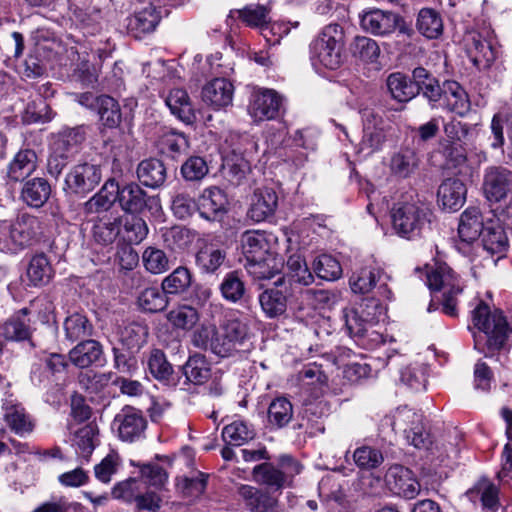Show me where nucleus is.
<instances>
[{
	"label": "nucleus",
	"mask_w": 512,
	"mask_h": 512,
	"mask_svg": "<svg viewBox=\"0 0 512 512\" xmlns=\"http://www.w3.org/2000/svg\"><path fill=\"white\" fill-rule=\"evenodd\" d=\"M472 322L474 328L483 332L486 336L484 346L480 347V342L474 334L475 348L483 352L485 356L501 350L511 332L506 317L498 311L491 312L487 303L480 300L477 306L472 310Z\"/></svg>",
	"instance_id": "1"
},
{
	"label": "nucleus",
	"mask_w": 512,
	"mask_h": 512,
	"mask_svg": "<svg viewBox=\"0 0 512 512\" xmlns=\"http://www.w3.org/2000/svg\"><path fill=\"white\" fill-rule=\"evenodd\" d=\"M359 24L363 31L376 37H390L394 33L403 41L416 37L411 21L393 10L366 8L359 13Z\"/></svg>",
	"instance_id": "2"
},
{
	"label": "nucleus",
	"mask_w": 512,
	"mask_h": 512,
	"mask_svg": "<svg viewBox=\"0 0 512 512\" xmlns=\"http://www.w3.org/2000/svg\"><path fill=\"white\" fill-rule=\"evenodd\" d=\"M40 231L38 217L29 213L19 214L15 220L0 221V252L16 254L32 245Z\"/></svg>",
	"instance_id": "3"
},
{
	"label": "nucleus",
	"mask_w": 512,
	"mask_h": 512,
	"mask_svg": "<svg viewBox=\"0 0 512 512\" xmlns=\"http://www.w3.org/2000/svg\"><path fill=\"white\" fill-rule=\"evenodd\" d=\"M161 289L168 297H183L189 303L205 306L212 296L210 287L194 281L193 273L186 266H178L161 282Z\"/></svg>",
	"instance_id": "4"
},
{
	"label": "nucleus",
	"mask_w": 512,
	"mask_h": 512,
	"mask_svg": "<svg viewBox=\"0 0 512 512\" xmlns=\"http://www.w3.org/2000/svg\"><path fill=\"white\" fill-rule=\"evenodd\" d=\"M344 30L337 23L326 25L310 44V57L313 63L335 70L342 64Z\"/></svg>",
	"instance_id": "5"
},
{
	"label": "nucleus",
	"mask_w": 512,
	"mask_h": 512,
	"mask_svg": "<svg viewBox=\"0 0 512 512\" xmlns=\"http://www.w3.org/2000/svg\"><path fill=\"white\" fill-rule=\"evenodd\" d=\"M392 228L408 240L420 237L430 223V211L419 202L399 201L391 209Z\"/></svg>",
	"instance_id": "6"
},
{
	"label": "nucleus",
	"mask_w": 512,
	"mask_h": 512,
	"mask_svg": "<svg viewBox=\"0 0 512 512\" xmlns=\"http://www.w3.org/2000/svg\"><path fill=\"white\" fill-rule=\"evenodd\" d=\"M426 276L430 290L443 291L442 312L450 317H457V295L463 291L460 276L446 263H435Z\"/></svg>",
	"instance_id": "7"
},
{
	"label": "nucleus",
	"mask_w": 512,
	"mask_h": 512,
	"mask_svg": "<svg viewBox=\"0 0 512 512\" xmlns=\"http://www.w3.org/2000/svg\"><path fill=\"white\" fill-rule=\"evenodd\" d=\"M117 202L125 213L140 215L148 212L151 216H159L162 212L159 195H149L138 183L117 182Z\"/></svg>",
	"instance_id": "8"
},
{
	"label": "nucleus",
	"mask_w": 512,
	"mask_h": 512,
	"mask_svg": "<svg viewBox=\"0 0 512 512\" xmlns=\"http://www.w3.org/2000/svg\"><path fill=\"white\" fill-rule=\"evenodd\" d=\"M102 180V167L94 161L75 164L66 174L63 184L65 197L85 198Z\"/></svg>",
	"instance_id": "9"
},
{
	"label": "nucleus",
	"mask_w": 512,
	"mask_h": 512,
	"mask_svg": "<svg viewBox=\"0 0 512 512\" xmlns=\"http://www.w3.org/2000/svg\"><path fill=\"white\" fill-rule=\"evenodd\" d=\"M270 8L261 4H249L241 9H232L227 16L226 23L229 26H233L238 20L249 28L260 29L261 34L266 38L268 42L276 44L279 42V38L271 40L268 38V34H276V30L280 31L283 29V33L287 34L289 28L279 24H274L269 27L270 24Z\"/></svg>",
	"instance_id": "10"
},
{
	"label": "nucleus",
	"mask_w": 512,
	"mask_h": 512,
	"mask_svg": "<svg viewBox=\"0 0 512 512\" xmlns=\"http://www.w3.org/2000/svg\"><path fill=\"white\" fill-rule=\"evenodd\" d=\"M360 113L363 134L356 152L366 157L382 149L386 141L388 125L383 115L373 108H364Z\"/></svg>",
	"instance_id": "11"
},
{
	"label": "nucleus",
	"mask_w": 512,
	"mask_h": 512,
	"mask_svg": "<svg viewBox=\"0 0 512 512\" xmlns=\"http://www.w3.org/2000/svg\"><path fill=\"white\" fill-rule=\"evenodd\" d=\"M403 430L407 441L417 449L429 450L433 444L422 423V415L407 407L398 408L392 423Z\"/></svg>",
	"instance_id": "12"
},
{
	"label": "nucleus",
	"mask_w": 512,
	"mask_h": 512,
	"mask_svg": "<svg viewBox=\"0 0 512 512\" xmlns=\"http://www.w3.org/2000/svg\"><path fill=\"white\" fill-rule=\"evenodd\" d=\"M148 422L143 412L125 405L114 417L112 428L123 442L133 443L145 437Z\"/></svg>",
	"instance_id": "13"
},
{
	"label": "nucleus",
	"mask_w": 512,
	"mask_h": 512,
	"mask_svg": "<svg viewBox=\"0 0 512 512\" xmlns=\"http://www.w3.org/2000/svg\"><path fill=\"white\" fill-rule=\"evenodd\" d=\"M389 279L390 276L382 268L376 265H368L353 273L349 283L354 293L366 294L376 288L378 295L390 299L392 292L388 288Z\"/></svg>",
	"instance_id": "14"
},
{
	"label": "nucleus",
	"mask_w": 512,
	"mask_h": 512,
	"mask_svg": "<svg viewBox=\"0 0 512 512\" xmlns=\"http://www.w3.org/2000/svg\"><path fill=\"white\" fill-rule=\"evenodd\" d=\"M292 292L276 280L272 287L264 289L258 296L262 312L268 319H278L287 312L288 301Z\"/></svg>",
	"instance_id": "15"
},
{
	"label": "nucleus",
	"mask_w": 512,
	"mask_h": 512,
	"mask_svg": "<svg viewBox=\"0 0 512 512\" xmlns=\"http://www.w3.org/2000/svg\"><path fill=\"white\" fill-rule=\"evenodd\" d=\"M385 482L393 494L405 499H414L420 492V484L414 473L402 465L391 466L385 475Z\"/></svg>",
	"instance_id": "16"
},
{
	"label": "nucleus",
	"mask_w": 512,
	"mask_h": 512,
	"mask_svg": "<svg viewBox=\"0 0 512 512\" xmlns=\"http://www.w3.org/2000/svg\"><path fill=\"white\" fill-rule=\"evenodd\" d=\"M282 107L281 96L272 89L255 91L250 98L248 111L256 121L276 119Z\"/></svg>",
	"instance_id": "17"
},
{
	"label": "nucleus",
	"mask_w": 512,
	"mask_h": 512,
	"mask_svg": "<svg viewBox=\"0 0 512 512\" xmlns=\"http://www.w3.org/2000/svg\"><path fill=\"white\" fill-rule=\"evenodd\" d=\"M483 191L489 201L504 199L512 191V171L503 166L488 167L484 174Z\"/></svg>",
	"instance_id": "18"
},
{
	"label": "nucleus",
	"mask_w": 512,
	"mask_h": 512,
	"mask_svg": "<svg viewBox=\"0 0 512 512\" xmlns=\"http://www.w3.org/2000/svg\"><path fill=\"white\" fill-rule=\"evenodd\" d=\"M219 291L225 301L232 304H239L247 311H252V297L247 291L243 275L238 270H233L225 274L219 285Z\"/></svg>",
	"instance_id": "19"
},
{
	"label": "nucleus",
	"mask_w": 512,
	"mask_h": 512,
	"mask_svg": "<svg viewBox=\"0 0 512 512\" xmlns=\"http://www.w3.org/2000/svg\"><path fill=\"white\" fill-rule=\"evenodd\" d=\"M237 494L248 512H278V498L268 490L240 484Z\"/></svg>",
	"instance_id": "20"
},
{
	"label": "nucleus",
	"mask_w": 512,
	"mask_h": 512,
	"mask_svg": "<svg viewBox=\"0 0 512 512\" xmlns=\"http://www.w3.org/2000/svg\"><path fill=\"white\" fill-rule=\"evenodd\" d=\"M182 389L188 390L191 385L201 386L212 377L211 364L206 356L200 353L190 355L186 362L180 366Z\"/></svg>",
	"instance_id": "21"
},
{
	"label": "nucleus",
	"mask_w": 512,
	"mask_h": 512,
	"mask_svg": "<svg viewBox=\"0 0 512 512\" xmlns=\"http://www.w3.org/2000/svg\"><path fill=\"white\" fill-rule=\"evenodd\" d=\"M30 310L22 308L2 323V338L10 342H28L35 347L32 336L34 328L28 317Z\"/></svg>",
	"instance_id": "22"
},
{
	"label": "nucleus",
	"mask_w": 512,
	"mask_h": 512,
	"mask_svg": "<svg viewBox=\"0 0 512 512\" xmlns=\"http://www.w3.org/2000/svg\"><path fill=\"white\" fill-rule=\"evenodd\" d=\"M38 167V155L28 146L22 147L14 155L6 169L8 183L23 182L29 178Z\"/></svg>",
	"instance_id": "23"
},
{
	"label": "nucleus",
	"mask_w": 512,
	"mask_h": 512,
	"mask_svg": "<svg viewBox=\"0 0 512 512\" xmlns=\"http://www.w3.org/2000/svg\"><path fill=\"white\" fill-rule=\"evenodd\" d=\"M413 83L415 97L422 95L433 109L438 106L443 96V85L428 69L418 66L413 69Z\"/></svg>",
	"instance_id": "24"
},
{
	"label": "nucleus",
	"mask_w": 512,
	"mask_h": 512,
	"mask_svg": "<svg viewBox=\"0 0 512 512\" xmlns=\"http://www.w3.org/2000/svg\"><path fill=\"white\" fill-rule=\"evenodd\" d=\"M69 357L73 365L84 369L91 366H103L106 358L102 344L94 339H84L69 351Z\"/></svg>",
	"instance_id": "25"
},
{
	"label": "nucleus",
	"mask_w": 512,
	"mask_h": 512,
	"mask_svg": "<svg viewBox=\"0 0 512 512\" xmlns=\"http://www.w3.org/2000/svg\"><path fill=\"white\" fill-rule=\"evenodd\" d=\"M89 127L85 124L75 127H63L57 133L52 134L50 149L73 157L86 140Z\"/></svg>",
	"instance_id": "26"
},
{
	"label": "nucleus",
	"mask_w": 512,
	"mask_h": 512,
	"mask_svg": "<svg viewBox=\"0 0 512 512\" xmlns=\"http://www.w3.org/2000/svg\"><path fill=\"white\" fill-rule=\"evenodd\" d=\"M278 207V194L272 187H261L254 191L248 216L254 222L272 218Z\"/></svg>",
	"instance_id": "27"
},
{
	"label": "nucleus",
	"mask_w": 512,
	"mask_h": 512,
	"mask_svg": "<svg viewBox=\"0 0 512 512\" xmlns=\"http://www.w3.org/2000/svg\"><path fill=\"white\" fill-rule=\"evenodd\" d=\"M226 193L218 187L206 188L198 204L200 216L208 221H219L228 211Z\"/></svg>",
	"instance_id": "28"
},
{
	"label": "nucleus",
	"mask_w": 512,
	"mask_h": 512,
	"mask_svg": "<svg viewBox=\"0 0 512 512\" xmlns=\"http://www.w3.org/2000/svg\"><path fill=\"white\" fill-rule=\"evenodd\" d=\"M52 186L44 177L27 178L22 182L20 199L30 208H42L50 199Z\"/></svg>",
	"instance_id": "29"
},
{
	"label": "nucleus",
	"mask_w": 512,
	"mask_h": 512,
	"mask_svg": "<svg viewBox=\"0 0 512 512\" xmlns=\"http://www.w3.org/2000/svg\"><path fill=\"white\" fill-rule=\"evenodd\" d=\"M466 192V186L460 179L447 178L438 188V205L447 212L457 211L465 202Z\"/></svg>",
	"instance_id": "30"
},
{
	"label": "nucleus",
	"mask_w": 512,
	"mask_h": 512,
	"mask_svg": "<svg viewBox=\"0 0 512 512\" xmlns=\"http://www.w3.org/2000/svg\"><path fill=\"white\" fill-rule=\"evenodd\" d=\"M499 487L489 478L481 477L467 492L466 496L473 503L480 502L483 511L498 512L500 507Z\"/></svg>",
	"instance_id": "31"
},
{
	"label": "nucleus",
	"mask_w": 512,
	"mask_h": 512,
	"mask_svg": "<svg viewBox=\"0 0 512 512\" xmlns=\"http://www.w3.org/2000/svg\"><path fill=\"white\" fill-rule=\"evenodd\" d=\"M277 280L293 293L294 285H311L314 282V275L307 266L305 259L294 254L287 259L285 273Z\"/></svg>",
	"instance_id": "32"
},
{
	"label": "nucleus",
	"mask_w": 512,
	"mask_h": 512,
	"mask_svg": "<svg viewBox=\"0 0 512 512\" xmlns=\"http://www.w3.org/2000/svg\"><path fill=\"white\" fill-rule=\"evenodd\" d=\"M234 93L233 84L226 78H215L202 89V100L215 110H220L232 104Z\"/></svg>",
	"instance_id": "33"
},
{
	"label": "nucleus",
	"mask_w": 512,
	"mask_h": 512,
	"mask_svg": "<svg viewBox=\"0 0 512 512\" xmlns=\"http://www.w3.org/2000/svg\"><path fill=\"white\" fill-rule=\"evenodd\" d=\"M136 175L143 186L158 189L165 184L168 171L161 159L149 157L139 162L136 168Z\"/></svg>",
	"instance_id": "34"
},
{
	"label": "nucleus",
	"mask_w": 512,
	"mask_h": 512,
	"mask_svg": "<svg viewBox=\"0 0 512 512\" xmlns=\"http://www.w3.org/2000/svg\"><path fill=\"white\" fill-rule=\"evenodd\" d=\"M147 369L164 385L176 387L181 384V377L174 374L172 364L168 361L165 352L159 348H153L149 352Z\"/></svg>",
	"instance_id": "35"
},
{
	"label": "nucleus",
	"mask_w": 512,
	"mask_h": 512,
	"mask_svg": "<svg viewBox=\"0 0 512 512\" xmlns=\"http://www.w3.org/2000/svg\"><path fill=\"white\" fill-rule=\"evenodd\" d=\"M194 260L201 274L217 275L227 261V251L212 243L204 244L195 253Z\"/></svg>",
	"instance_id": "36"
},
{
	"label": "nucleus",
	"mask_w": 512,
	"mask_h": 512,
	"mask_svg": "<svg viewBox=\"0 0 512 512\" xmlns=\"http://www.w3.org/2000/svg\"><path fill=\"white\" fill-rule=\"evenodd\" d=\"M486 228L481 210L478 207H468L460 215L458 235L461 242L470 244L477 240Z\"/></svg>",
	"instance_id": "37"
},
{
	"label": "nucleus",
	"mask_w": 512,
	"mask_h": 512,
	"mask_svg": "<svg viewBox=\"0 0 512 512\" xmlns=\"http://www.w3.org/2000/svg\"><path fill=\"white\" fill-rule=\"evenodd\" d=\"M467 53L473 65L480 71L488 70L498 56L497 49L480 34L472 37L467 45Z\"/></svg>",
	"instance_id": "38"
},
{
	"label": "nucleus",
	"mask_w": 512,
	"mask_h": 512,
	"mask_svg": "<svg viewBox=\"0 0 512 512\" xmlns=\"http://www.w3.org/2000/svg\"><path fill=\"white\" fill-rule=\"evenodd\" d=\"M251 474L255 483L272 493H281L284 488H287L278 463L276 465L270 461L260 463L252 469Z\"/></svg>",
	"instance_id": "39"
},
{
	"label": "nucleus",
	"mask_w": 512,
	"mask_h": 512,
	"mask_svg": "<svg viewBox=\"0 0 512 512\" xmlns=\"http://www.w3.org/2000/svg\"><path fill=\"white\" fill-rule=\"evenodd\" d=\"M416 33L428 40H437L444 33V21L441 13L434 8L424 7L416 16ZM417 36L413 39L415 40Z\"/></svg>",
	"instance_id": "40"
},
{
	"label": "nucleus",
	"mask_w": 512,
	"mask_h": 512,
	"mask_svg": "<svg viewBox=\"0 0 512 512\" xmlns=\"http://www.w3.org/2000/svg\"><path fill=\"white\" fill-rule=\"evenodd\" d=\"M481 237L483 248L491 255H504L508 250V237L499 219L486 220V228Z\"/></svg>",
	"instance_id": "41"
},
{
	"label": "nucleus",
	"mask_w": 512,
	"mask_h": 512,
	"mask_svg": "<svg viewBox=\"0 0 512 512\" xmlns=\"http://www.w3.org/2000/svg\"><path fill=\"white\" fill-rule=\"evenodd\" d=\"M117 181L108 179L102 188L83 203L85 215L99 214L109 211L117 202Z\"/></svg>",
	"instance_id": "42"
},
{
	"label": "nucleus",
	"mask_w": 512,
	"mask_h": 512,
	"mask_svg": "<svg viewBox=\"0 0 512 512\" xmlns=\"http://www.w3.org/2000/svg\"><path fill=\"white\" fill-rule=\"evenodd\" d=\"M158 146L162 153L176 159L190 148L189 136L175 128L164 126L158 136Z\"/></svg>",
	"instance_id": "43"
},
{
	"label": "nucleus",
	"mask_w": 512,
	"mask_h": 512,
	"mask_svg": "<svg viewBox=\"0 0 512 512\" xmlns=\"http://www.w3.org/2000/svg\"><path fill=\"white\" fill-rule=\"evenodd\" d=\"M165 103L171 113L186 125L195 123L196 114L186 90L181 88L170 90Z\"/></svg>",
	"instance_id": "44"
},
{
	"label": "nucleus",
	"mask_w": 512,
	"mask_h": 512,
	"mask_svg": "<svg viewBox=\"0 0 512 512\" xmlns=\"http://www.w3.org/2000/svg\"><path fill=\"white\" fill-rule=\"evenodd\" d=\"M386 88L393 100L408 103L415 98L413 72L411 76L403 72H393L386 78Z\"/></svg>",
	"instance_id": "45"
},
{
	"label": "nucleus",
	"mask_w": 512,
	"mask_h": 512,
	"mask_svg": "<svg viewBox=\"0 0 512 512\" xmlns=\"http://www.w3.org/2000/svg\"><path fill=\"white\" fill-rule=\"evenodd\" d=\"M242 253L246 261H256L261 257L272 255L270 243L261 231H246L241 237Z\"/></svg>",
	"instance_id": "46"
},
{
	"label": "nucleus",
	"mask_w": 512,
	"mask_h": 512,
	"mask_svg": "<svg viewBox=\"0 0 512 512\" xmlns=\"http://www.w3.org/2000/svg\"><path fill=\"white\" fill-rule=\"evenodd\" d=\"M449 94L453 100L447 98L446 109L460 117H465L471 110V102L465 89L454 80L443 82V95Z\"/></svg>",
	"instance_id": "47"
},
{
	"label": "nucleus",
	"mask_w": 512,
	"mask_h": 512,
	"mask_svg": "<svg viewBox=\"0 0 512 512\" xmlns=\"http://www.w3.org/2000/svg\"><path fill=\"white\" fill-rule=\"evenodd\" d=\"M65 338L70 342L81 341L90 338L94 332V326L86 314L74 312L64 320Z\"/></svg>",
	"instance_id": "48"
},
{
	"label": "nucleus",
	"mask_w": 512,
	"mask_h": 512,
	"mask_svg": "<svg viewBox=\"0 0 512 512\" xmlns=\"http://www.w3.org/2000/svg\"><path fill=\"white\" fill-rule=\"evenodd\" d=\"M26 275L31 286H44L54 276V269L45 253L35 254L29 261Z\"/></svg>",
	"instance_id": "49"
},
{
	"label": "nucleus",
	"mask_w": 512,
	"mask_h": 512,
	"mask_svg": "<svg viewBox=\"0 0 512 512\" xmlns=\"http://www.w3.org/2000/svg\"><path fill=\"white\" fill-rule=\"evenodd\" d=\"M345 329L350 337L362 338L367 332L371 322L369 313H365L362 305L359 307H346L342 311Z\"/></svg>",
	"instance_id": "50"
},
{
	"label": "nucleus",
	"mask_w": 512,
	"mask_h": 512,
	"mask_svg": "<svg viewBox=\"0 0 512 512\" xmlns=\"http://www.w3.org/2000/svg\"><path fill=\"white\" fill-rule=\"evenodd\" d=\"M99 117L100 131L104 129H116L122 122V111L118 101L110 95H105L96 110Z\"/></svg>",
	"instance_id": "51"
},
{
	"label": "nucleus",
	"mask_w": 512,
	"mask_h": 512,
	"mask_svg": "<svg viewBox=\"0 0 512 512\" xmlns=\"http://www.w3.org/2000/svg\"><path fill=\"white\" fill-rule=\"evenodd\" d=\"M56 112L44 99L29 101L21 114V121L25 125L45 124L54 119Z\"/></svg>",
	"instance_id": "52"
},
{
	"label": "nucleus",
	"mask_w": 512,
	"mask_h": 512,
	"mask_svg": "<svg viewBox=\"0 0 512 512\" xmlns=\"http://www.w3.org/2000/svg\"><path fill=\"white\" fill-rule=\"evenodd\" d=\"M268 423L275 429L286 427L293 418V405L284 396L271 401L267 410Z\"/></svg>",
	"instance_id": "53"
},
{
	"label": "nucleus",
	"mask_w": 512,
	"mask_h": 512,
	"mask_svg": "<svg viewBox=\"0 0 512 512\" xmlns=\"http://www.w3.org/2000/svg\"><path fill=\"white\" fill-rule=\"evenodd\" d=\"M256 437L253 425L243 420H235L222 430L223 440L231 446H241Z\"/></svg>",
	"instance_id": "54"
},
{
	"label": "nucleus",
	"mask_w": 512,
	"mask_h": 512,
	"mask_svg": "<svg viewBox=\"0 0 512 512\" xmlns=\"http://www.w3.org/2000/svg\"><path fill=\"white\" fill-rule=\"evenodd\" d=\"M203 307L188 302L168 312L167 320L176 329L191 330L199 321L198 309Z\"/></svg>",
	"instance_id": "55"
},
{
	"label": "nucleus",
	"mask_w": 512,
	"mask_h": 512,
	"mask_svg": "<svg viewBox=\"0 0 512 512\" xmlns=\"http://www.w3.org/2000/svg\"><path fill=\"white\" fill-rule=\"evenodd\" d=\"M122 227V218L115 217L112 220H98L92 228L94 241L102 246H109L118 238Z\"/></svg>",
	"instance_id": "56"
},
{
	"label": "nucleus",
	"mask_w": 512,
	"mask_h": 512,
	"mask_svg": "<svg viewBox=\"0 0 512 512\" xmlns=\"http://www.w3.org/2000/svg\"><path fill=\"white\" fill-rule=\"evenodd\" d=\"M168 295L160 288H145L138 296L137 303L139 308L148 313H158L169 305Z\"/></svg>",
	"instance_id": "57"
},
{
	"label": "nucleus",
	"mask_w": 512,
	"mask_h": 512,
	"mask_svg": "<svg viewBox=\"0 0 512 512\" xmlns=\"http://www.w3.org/2000/svg\"><path fill=\"white\" fill-rule=\"evenodd\" d=\"M352 56L364 63H375L380 56L376 40L367 36H356L350 44Z\"/></svg>",
	"instance_id": "58"
},
{
	"label": "nucleus",
	"mask_w": 512,
	"mask_h": 512,
	"mask_svg": "<svg viewBox=\"0 0 512 512\" xmlns=\"http://www.w3.org/2000/svg\"><path fill=\"white\" fill-rule=\"evenodd\" d=\"M98 434V427L93 422L86 424L75 433L74 442L77 447L76 453L86 461H89L96 447L95 441Z\"/></svg>",
	"instance_id": "59"
},
{
	"label": "nucleus",
	"mask_w": 512,
	"mask_h": 512,
	"mask_svg": "<svg viewBox=\"0 0 512 512\" xmlns=\"http://www.w3.org/2000/svg\"><path fill=\"white\" fill-rule=\"evenodd\" d=\"M427 376L428 367L423 363L409 364L400 371V381L416 392L426 389Z\"/></svg>",
	"instance_id": "60"
},
{
	"label": "nucleus",
	"mask_w": 512,
	"mask_h": 512,
	"mask_svg": "<svg viewBox=\"0 0 512 512\" xmlns=\"http://www.w3.org/2000/svg\"><path fill=\"white\" fill-rule=\"evenodd\" d=\"M418 162L417 153L413 149L404 148L392 156L391 170L395 175L406 178L414 172Z\"/></svg>",
	"instance_id": "61"
},
{
	"label": "nucleus",
	"mask_w": 512,
	"mask_h": 512,
	"mask_svg": "<svg viewBox=\"0 0 512 512\" xmlns=\"http://www.w3.org/2000/svg\"><path fill=\"white\" fill-rule=\"evenodd\" d=\"M209 173L208 162L199 155L189 156L180 167V174L187 182H200Z\"/></svg>",
	"instance_id": "62"
},
{
	"label": "nucleus",
	"mask_w": 512,
	"mask_h": 512,
	"mask_svg": "<svg viewBox=\"0 0 512 512\" xmlns=\"http://www.w3.org/2000/svg\"><path fill=\"white\" fill-rule=\"evenodd\" d=\"M326 403L322 401L310 402L304 406L303 419L306 420L307 429L311 435L323 433L325 424L323 418L327 416Z\"/></svg>",
	"instance_id": "63"
},
{
	"label": "nucleus",
	"mask_w": 512,
	"mask_h": 512,
	"mask_svg": "<svg viewBox=\"0 0 512 512\" xmlns=\"http://www.w3.org/2000/svg\"><path fill=\"white\" fill-rule=\"evenodd\" d=\"M313 271L318 278L326 281H335L342 275V267L339 261L328 254H321L315 258Z\"/></svg>",
	"instance_id": "64"
}]
</instances>
